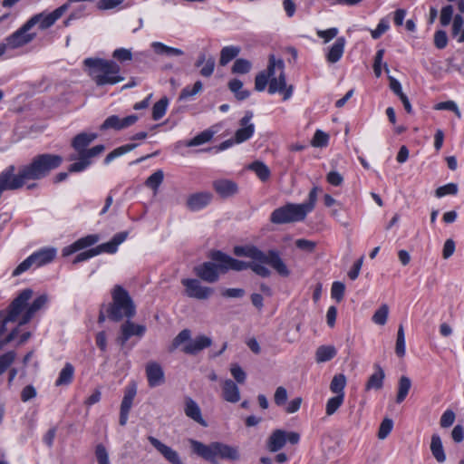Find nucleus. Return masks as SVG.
I'll use <instances>...</instances> for the list:
<instances>
[{
  "mask_svg": "<svg viewBox=\"0 0 464 464\" xmlns=\"http://www.w3.org/2000/svg\"><path fill=\"white\" fill-rule=\"evenodd\" d=\"M375 372L369 377L366 384L365 390H381L383 386V380L385 378V373L382 368L379 364L374 365Z\"/></svg>",
  "mask_w": 464,
  "mask_h": 464,
  "instance_id": "obj_28",
  "label": "nucleus"
},
{
  "mask_svg": "<svg viewBox=\"0 0 464 464\" xmlns=\"http://www.w3.org/2000/svg\"><path fill=\"white\" fill-rule=\"evenodd\" d=\"M168 105L169 99L166 96L160 99L152 107V119L160 120L165 115Z\"/></svg>",
  "mask_w": 464,
  "mask_h": 464,
  "instance_id": "obj_42",
  "label": "nucleus"
},
{
  "mask_svg": "<svg viewBox=\"0 0 464 464\" xmlns=\"http://www.w3.org/2000/svg\"><path fill=\"white\" fill-rule=\"evenodd\" d=\"M83 64L97 86L113 85L124 80V77L120 75V65L113 61L87 58L83 61Z\"/></svg>",
  "mask_w": 464,
  "mask_h": 464,
  "instance_id": "obj_2",
  "label": "nucleus"
},
{
  "mask_svg": "<svg viewBox=\"0 0 464 464\" xmlns=\"http://www.w3.org/2000/svg\"><path fill=\"white\" fill-rule=\"evenodd\" d=\"M188 442L194 454L212 464H218V459L236 462L241 458L237 447L224 442L212 441L209 444H204L194 439L188 440Z\"/></svg>",
  "mask_w": 464,
  "mask_h": 464,
  "instance_id": "obj_1",
  "label": "nucleus"
},
{
  "mask_svg": "<svg viewBox=\"0 0 464 464\" xmlns=\"http://www.w3.org/2000/svg\"><path fill=\"white\" fill-rule=\"evenodd\" d=\"M185 414L195 420L196 422L199 423L200 425L206 427L207 423L205 420L202 418L201 415V410L199 406L197 404V402L192 400L191 398H187L185 402Z\"/></svg>",
  "mask_w": 464,
  "mask_h": 464,
  "instance_id": "obj_25",
  "label": "nucleus"
},
{
  "mask_svg": "<svg viewBox=\"0 0 464 464\" xmlns=\"http://www.w3.org/2000/svg\"><path fill=\"white\" fill-rule=\"evenodd\" d=\"M305 217V210L300 204H287L275 209L271 214L270 221L274 224H285L302 221Z\"/></svg>",
  "mask_w": 464,
  "mask_h": 464,
  "instance_id": "obj_6",
  "label": "nucleus"
},
{
  "mask_svg": "<svg viewBox=\"0 0 464 464\" xmlns=\"http://www.w3.org/2000/svg\"><path fill=\"white\" fill-rule=\"evenodd\" d=\"M252 64L246 59H237L232 66L233 73L245 74L251 70Z\"/></svg>",
  "mask_w": 464,
  "mask_h": 464,
  "instance_id": "obj_49",
  "label": "nucleus"
},
{
  "mask_svg": "<svg viewBox=\"0 0 464 464\" xmlns=\"http://www.w3.org/2000/svg\"><path fill=\"white\" fill-rule=\"evenodd\" d=\"M344 397H343L342 394L335 395L332 398H330L325 405V413L327 416H332L334 414L337 410L341 407V405L343 403Z\"/></svg>",
  "mask_w": 464,
  "mask_h": 464,
  "instance_id": "obj_44",
  "label": "nucleus"
},
{
  "mask_svg": "<svg viewBox=\"0 0 464 464\" xmlns=\"http://www.w3.org/2000/svg\"><path fill=\"white\" fill-rule=\"evenodd\" d=\"M149 386L158 387L164 383L165 375L162 367L156 362H149L145 368Z\"/></svg>",
  "mask_w": 464,
  "mask_h": 464,
  "instance_id": "obj_18",
  "label": "nucleus"
},
{
  "mask_svg": "<svg viewBox=\"0 0 464 464\" xmlns=\"http://www.w3.org/2000/svg\"><path fill=\"white\" fill-rule=\"evenodd\" d=\"M434 44L438 49H444L448 44V36L445 31L439 30L434 34Z\"/></svg>",
  "mask_w": 464,
  "mask_h": 464,
  "instance_id": "obj_62",
  "label": "nucleus"
},
{
  "mask_svg": "<svg viewBox=\"0 0 464 464\" xmlns=\"http://www.w3.org/2000/svg\"><path fill=\"white\" fill-rule=\"evenodd\" d=\"M16 353L14 351H9L0 355V376L5 372L9 366L14 362Z\"/></svg>",
  "mask_w": 464,
  "mask_h": 464,
  "instance_id": "obj_48",
  "label": "nucleus"
},
{
  "mask_svg": "<svg viewBox=\"0 0 464 464\" xmlns=\"http://www.w3.org/2000/svg\"><path fill=\"white\" fill-rule=\"evenodd\" d=\"M430 451L438 462L443 463L446 460V455L442 446L441 439L438 434H433L431 436Z\"/></svg>",
  "mask_w": 464,
  "mask_h": 464,
  "instance_id": "obj_30",
  "label": "nucleus"
},
{
  "mask_svg": "<svg viewBox=\"0 0 464 464\" xmlns=\"http://www.w3.org/2000/svg\"><path fill=\"white\" fill-rule=\"evenodd\" d=\"M268 265L267 263H261L259 261L253 260L252 262H245L244 261V270L251 269L255 274L262 276L268 277L271 276V271L265 266Z\"/></svg>",
  "mask_w": 464,
  "mask_h": 464,
  "instance_id": "obj_36",
  "label": "nucleus"
},
{
  "mask_svg": "<svg viewBox=\"0 0 464 464\" xmlns=\"http://www.w3.org/2000/svg\"><path fill=\"white\" fill-rule=\"evenodd\" d=\"M345 286L341 282H334L332 285L331 295L337 302H340L344 295Z\"/></svg>",
  "mask_w": 464,
  "mask_h": 464,
  "instance_id": "obj_61",
  "label": "nucleus"
},
{
  "mask_svg": "<svg viewBox=\"0 0 464 464\" xmlns=\"http://www.w3.org/2000/svg\"><path fill=\"white\" fill-rule=\"evenodd\" d=\"M395 353L398 357H403L405 355V334L402 324L399 325L397 332V339L395 344Z\"/></svg>",
  "mask_w": 464,
  "mask_h": 464,
  "instance_id": "obj_45",
  "label": "nucleus"
},
{
  "mask_svg": "<svg viewBox=\"0 0 464 464\" xmlns=\"http://www.w3.org/2000/svg\"><path fill=\"white\" fill-rule=\"evenodd\" d=\"M210 258L220 274H226L229 270L243 271L245 267L244 261L233 258L221 251L212 252Z\"/></svg>",
  "mask_w": 464,
  "mask_h": 464,
  "instance_id": "obj_9",
  "label": "nucleus"
},
{
  "mask_svg": "<svg viewBox=\"0 0 464 464\" xmlns=\"http://www.w3.org/2000/svg\"><path fill=\"white\" fill-rule=\"evenodd\" d=\"M293 91V85H286L285 72H281L278 77H272L269 81L268 92L271 94L276 92L282 93L285 101L292 96Z\"/></svg>",
  "mask_w": 464,
  "mask_h": 464,
  "instance_id": "obj_13",
  "label": "nucleus"
},
{
  "mask_svg": "<svg viewBox=\"0 0 464 464\" xmlns=\"http://www.w3.org/2000/svg\"><path fill=\"white\" fill-rule=\"evenodd\" d=\"M214 135V132L209 130H206L202 132H200L199 134H198L197 136H195L193 139H191L188 142V147H193V146H198V145H201V144H204L208 141H209L212 137Z\"/></svg>",
  "mask_w": 464,
  "mask_h": 464,
  "instance_id": "obj_46",
  "label": "nucleus"
},
{
  "mask_svg": "<svg viewBox=\"0 0 464 464\" xmlns=\"http://www.w3.org/2000/svg\"><path fill=\"white\" fill-rule=\"evenodd\" d=\"M286 443V431L283 430H276L270 435L267 440V449L271 452L280 450Z\"/></svg>",
  "mask_w": 464,
  "mask_h": 464,
  "instance_id": "obj_26",
  "label": "nucleus"
},
{
  "mask_svg": "<svg viewBox=\"0 0 464 464\" xmlns=\"http://www.w3.org/2000/svg\"><path fill=\"white\" fill-rule=\"evenodd\" d=\"M411 387V381L407 376H401L398 382V392L396 396V402L401 403L407 397L409 391Z\"/></svg>",
  "mask_w": 464,
  "mask_h": 464,
  "instance_id": "obj_35",
  "label": "nucleus"
},
{
  "mask_svg": "<svg viewBox=\"0 0 464 464\" xmlns=\"http://www.w3.org/2000/svg\"><path fill=\"white\" fill-rule=\"evenodd\" d=\"M339 31L337 28L335 27H333V28H329L327 30H318L316 32V34L318 37L322 38L324 40V43H328L330 42L332 39H334L337 34H338Z\"/></svg>",
  "mask_w": 464,
  "mask_h": 464,
  "instance_id": "obj_63",
  "label": "nucleus"
},
{
  "mask_svg": "<svg viewBox=\"0 0 464 464\" xmlns=\"http://www.w3.org/2000/svg\"><path fill=\"white\" fill-rule=\"evenodd\" d=\"M455 417L456 416H455V413L453 411H451V410L445 411L440 418V426L442 428L450 427L454 423Z\"/></svg>",
  "mask_w": 464,
  "mask_h": 464,
  "instance_id": "obj_64",
  "label": "nucleus"
},
{
  "mask_svg": "<svg viewBox=\"0 0 464 464\" xmlns=\"http://www.w3.org/2000/svg\"><path fill=\"white\" fill-rule=\"evenodd\" d=\"M337 352L332 345H321L317 348L315 353V360L317 362H324L332 360Z\"/></svg>",
  "mask_w": 464,
  "mask_h": 464,
  "instance_id": "obj_33",
  "label": "nucleus"
},
{
  "mask_svg": "<svg viewBox=\"0 0 464 464\" xmlns=\"http://www.w3.org/2000/svg\"><path fill=\"white\" fill-rule=\"evenodd\" d=\"M234 254L237 256H246L255 261L267 263L283 277L290 276L291 272L277 250L271 249L266 253L254 246H237L234 247Z\"/></svg>",
  "mask_w": 464,
  "mask_h": 464,
  "instance_id": "obj_3",
  "label": "nucleus"
},
{
  "mask_svg": "<svg viewBox=\"0 0 464 464\" xmlns=\"http://www.w3.org/2000/svg\"><path fill=\"white\" fill-rule=\"evenodd\" d=\"M389 314V306L386 304L381 305V307L373 314L372 321L376 324L384 325L387 322Z\"/></svg>",
  "mask_w": 464,
  "mask_h": 464,
  "instance_id": "obj_47",
  "label": "nucleus"
},
{
  "mask_svg": "<svg viewBox=\"0 0 464 464\" xmlns=\"http://www.w3.org/2000/svg\"><path fill=\"white\" fill-rule=\"evenodd\" d=\"M68 10V5H63L60 7L56 8L50 14L40 13L34 14V16H37L39 24V28L41 30H45L54 24V23Z\"/></svg>",
  "mask_w": 464,
  "mask_h": 464,
  "instance_id": "obj_19",
  "label": "nucleus"
},
{
  "mask_svg": "<svg viewBox=\"0 0 464 464\" xmlns=\"http://www.w3.org/2000/svg\"><path fill=\"white\" fill-rule=\"evenodd\" d=\"M228 88L235 94L238 101H244L250 95L248 91L243 90V82L238 79H233L229 81Z\"/></svg>",
  "mask_w": 464,
  "mask_h": 464,
  "instance_id": "obj_37",
  "label": "nucleus"
},
{
  "mask_svg": "<svg viewBox=\"0 0 464 464\" xmlns=\"http://www.w3.org/2000/svg\"><path fill=\"white\" fill-rule=\"evenodd\" d=\"M33 295V290L27 288L23 290L8 306L7 314L3 320V326L10 322L18 320L19 315L24 311L27 302Z\"/></svg>",
  "mask_w": 464,
  "mask_h": 464,
  "instance_id": "obj_8",
  "label": "nucleus"
},
{
  "mask_svg": "<svg viewBox=\"0 0 464 464\" xmlns=\"http://www.w3.org/2000/svg\"><path fill=\"white\" fill-rule=\"evenodd\" d=\"M317 199V188H312V190L309 193L308 196V201L304 202L303 204H300V206L303 208L304 210H305V213L311 212L315 205Z\"/></svg>",
  "mask_w": 464,
  "mask_h": 464,
  "instance_id": "obj_56",
  "label": "nucleus"
},
{
  "mask_svg": "<svg viewBox=\"0 0 464 464\" xmlns=\"http://www.w3.org/2000/svg\"><path fill=\"white\" fill-rule=\"evenodd\" d=\"M138 145L136 143H130V144H125V145H122L121 147H118L116 148L115 150H113L111 152H110L104 159V163L105 164H109L110 162H111L114 159L127 153V152H130L132 150H134Z\"/></svg>",
  "mask_w": 464,
  "mask_h": 464,
  "instance_id": "obj_41",
  "label": "nucleus"
},
{
  "mask_svg": "<svg viewBox=\"0 0 464 464\" xmlns=\"http://www.w3.org/2000/svg\"><path fill=\"white\" fill-rule=\"evenodd\" d=\"M100 237L96 234L88 235L81 237L75 241V246L79 248V251L88 246H93L99 241Z\"/></svg>",
  "mask_w": 464,
  "mask_h": 464,
  "instance_id": "obj_50",
  "label": "nucleus"
},
{
  "mask_svg": "<svg viewBox=\"0 0 464 464\" xmlns=\"http://www.w3.org/2000/svg\"><path fill=\"white\" fill-rule=\"evenodd\" d=\"M105 150V146L102 144L96 145L91 149H87L79 157L72 155L71 160H78L69 167L70 172H81L92 164V159L98 157Z\"/></svg>",
  "mask_w": 464,
  "mask_h": 464,
  "instance_id": "obj_11",
  "label": "nucleus"
},
{
  "mask_svg": "<svg viewBox=\"0 0 464 464\" xmlns=\"http://www.w3.org/2000/svg\"><path fill=\"white\" fill-rule=\"evenodd\" d=\"M101 253H102V251L100 248V245H99L98 246H96L94 248H91L89 250H86V251H83V252L78 254L73 260V264L86 261V260L90 259L91 257L100 255Z\"/></svg>",
  "mask_w": 464,
  "mask_h": 464,
  "instance_id": "obj_51",
  "label": "nucleus"
},
{
  "mask_svg": "<svg viewBox=\"0 0 464 464\" xmlns=\"http://www.w3.org/2000/svg\"><path fill=\"white\" fill-rule=\"evenodd\" d=\"M48 302V296L46 295H41L27 307L24 314H22L19 320V326L26 324L33 318L34 314L42 309Z\"/></svg>",
  "mask_w": 464,
  "mask_h": 464,
  "instance_id": "obj_21",
  "label": "nucleus"
},
{
  "mask_svg": "<svg viewBox=\"0 0 464 464\" xmlns=\"http://www.w3.org/2000/svg\"><path fill=\"white\" fill-rule=\"evenodd\" d=\"M98 138L96 133L82 132L77 134L72 140V147L78 153L79 157L83 151L88 149V146Z\"/></svg>",
  "mask_w": 464,
  "mask_h": 464,
  "instance_id": "obj_22",
  "label": "nucleus"
},
{
  "mask_svg": "<svg viewBox=\"0 0 464 464\" xmlns=\"http://www.w3.org/2000/svg\"><path fill=\"white\" fill-rule=\"evenodd\" d=\"M37 16H32L22 27L6 38V44L14 49L32 42L35 38L36 34L29 33V31L37 24Z\"/></svg>",
  "mask_w": 464,
  "mask_h": 464,
  "instance_id": "obj_7",
  "label": "nucleus"
},
{
  "mask_svg": "<svg viewBox=\"0 0 464 464\" xmlns=\"http://www.w3.org/2000/svg\"><path fill=\"white\" fill-rule=\"evenodd\" d=\"M190 331L188 329L182 330L172 342V349L178 348L180 344L187 343L182 351L187 354H197L202 350L212 344L211 338L206 335H198L194 339H190Z\"/></svg>",
  "mask_w": 464,
  "mask_h": 464,
  "instance_id": "obj_5",
  "label": "nucleus"
},
{
  "mask_svg": "<svg viewBox=\"0 0 464 464\" xmlns=\"http://www.w3.org/2000/svg\"><path fill=\"white\" fill-rule=\"evenodd\" d=\"M457 193H458V186L455 183H449L447 185L439 187L435 190V195L438 198H441L446 195H456Z\"/></svg>",
  "mask_w": 464,
  "mask_h": 464,
  "instance_id": "obj_54",
  "label": "nucleus"
},
{
  "mask_svg": "<svg viewBox=\"0 0 464 464\" xmlns=\"http://www.w3.org/2000/svg\"><path fill=\"white\" fill-rule=\"evenodd\" d=\"M212 186L215 191L225 198L236 195L238 191L237 183L230 179H217L213 181Z\"/></svg>",
  "mask_w": 464,
  "mask_h": 464,
  "instance_id": "obj_20",
  "label": "nucleus"
},
{
  "mask_svg": "<svg viewBox=\"0 0 464 464\" xmlns=\"http://www.w3.org/2000/svg\"><path fill=\"white\" fill-rule=\"evenodd\" d=\"M213 199V194L208 191H200L190 194L186 200V207L190 211H198L208 206Z\"/></svg>",
  "mask_w": 464,
  "mask_h": 464,
  "instance_id": "obj_15",
  "label": "nucleus"
},
{
  "mask_svg": "<svg viewBox=\"0 0 464 464\" xmlns=\"http://www.w3.org/2000/svg\"><path fill=\"white\" fill-rule=\"evenodd\" d=\"M276 69H278L281 72H284L285 69V63L282 59L276 60L274 54H271L269 56L268 65L266 71V74L268 75V78L271 79L275 76Z\"/></svg>",
  "mask_w": 464,
  "mask_h": 464,
  "instance_id": "obj_43",
  "label": "nucleus"
},
{
  "mask_svg": "<svg viewBox=\"0 0 464 464\" xmlns=\"http://www.w3.org/2000/svg\"><path fill=\"white\" fill-rule=\"evenodd\" d=\"M240 47L235 45L225 46L220 52L219 63L222 66L227 65L230 61L240 53Z\"/></svg>",
  "mask_w": 464,
  "mask_h": 464,
  "instance_id": "obj_34",
  "label": "nucleus"
},
{
  "mask_svg": "<svg viewBox=\"0 0 464 464\" xmlns=\"http://www.w3.org/2000/svg\"><path fill=\"white\" fill-rule=\"evenodd\" d=\"M127 237L128 232L126 231L117 233L109 242L100 245V248L102 252L113 254L117 251L119 245L126 240Z\"/></svg>",
  "mask_w": 464,
  "mask_h": 464,
  "instance_id": "obj_29",
  "label": "nucleus"
},
{
  "mask_svg": "<svg viewBox=\"0 0 464 464\" xmlns=\"http://www.w3.org/2000/svg\"><path fill=\"white\" fill-rule=\"evenodd\" d=\"M346 386V377L343 373L333 377L330 383V391L336 395L342 394L344 397V388Z\"/></svg>",
  "mask_w": 464,
  "mask_h": 464,
  "instance_id": "obj_38",
  "label": "nucleus"
},
{
  "mask_svg": "<svg viewBox=\"0 0 464 464\" xmlns=\"http://www.w3.org/2000/svg\"><path fill=\"white\" fill-rule=\"evenodd\" d=\"M390 28L389 21L387 18L381 19L375 30L371 32L372 37L373 39L380 38L388 29Z\"/></svg>",
  "mask_w": 464,
  "mask_h": 464,
  "instance_id": "obj_60",
  "label": "nucleus"
},
{
  "mask_svg": "<svg viewBox=\"0 0 464 464\" xmlns=\"http://www.w3.org/2000/svg\"><path fill=\"white\" fill-rule=\"evenodd\" d=\"M253 118L252 111H246L245 116L240 120V128L235 133L236 143H242L249 140L255 131V126L250 122Z\"/></svg>",
  "mask_w": 464,
  "mask_h": 464,
  "instance_id": "obj_16",
  "label": "nucleus"
},
{
  "mask_svg": "<svg viewBox=\"0 0 464 464\" xmlns=\"http://www.w3.org/2000/svg\"><path fill=\"white\" fill-rule=\"evenodd\" d=\"M223 399L228 402L236 403L240 400V392L232 380H226L222 385Z\"/></svg>",
  "mask_w": 464,
  "mask_h": 464,
  "instance_id": "obj_24",
  "label": "nucleus"
},
{
  "mask_svg": "<svg viewBox=\"0 0 464 464\" xmlns=\"http://www.w3.org/2000/svg\"><path fill=\"white\" fill-rule=\"evenodd\" d=\"M453 15V6L449 5L442 7L440 11V24L442 26H447L450 24Z\"/></svg>",
  "mask_w": 464,
  "mask_h": 464,
  "instance_id": "obj_59",
  "label": "nucleus"
},
{
  "mask_svg": "<svg viewBox=\"0 0 464 464\" xmlns=\"http://www.w3.org/2000/svg\"><path fill=\"white\" fill-rule=\"evenodd\" d=\"M111 297L112 302L107 309L109 319L119 322L134 317L136 305L127 290L117 285L111 291Z\"/></svg>",
  "mask_w": 464,
  "mask_h": 464,
  "instance_id": "obj_4",
  "label": "nucleus"
},
{
  "mask_svg": "<svg viewBox=\"0 0 464 464\" xmlns=\"http://www.w3.org/2000/svg\"><path fill=\"white\" fill-rule=\"evenodd\" d=\"M145 332L146 327L144 325L136 324L133 322L130 321V319H128L121 326V333L127 334L129 338L134 335L141 337L144 335Z\"/></svg>",
  "mask_w": 464,
  "mask_h": 464,
  "instance_id": "obj_31",
  "label": "nucleus"
},
{
  "mask_svg": "<svg viewBox=\"0 0 464 464\" xmlns=\"http://www.w3.org/2000/svg\"><path fill=\"white\" fill-rule=\"evenodd\" d=\"M181 284L185 287V295L189 298L207 300L214 293L212 287L203 285L200 280L196 278H183Z\"/></svg>",
  "mask_w": 464,
  "mask_h": 464,
  "instance_id": "obj_10",
  "label": "nucleus"
},
{
  "mask_svg": "<svg viewBox=\"0 0 464 464\" xmlns=\"http://www.w3.org/2000/svg\"><path fill=\"white\" fill-rule=\"evenodd\" d=\"M392 427H393V421L392 420L389 419V418H385L380 427H379V430H378V438L380 440H384L387 438V436L391 433L392 430Z\"/></svg>",
  "mask_w": 464,
  "mask_h": 464,
  "instance_id": "obj_53",
  "label": "nucleus"
},
{
  "mask_svg": "<svg viewBox=\"0 0 464 464\" xmlns=\"http://www.w3.org/2000/svg\"><path fill=\"white\" fill-rule=\"evenodd\" d=\"M248 169L254 171L261 181L269 179L271 172L269 168L262 161L256 160L248 165Z\"/></svg>",
  "mask_w": 464,
  "mask_h": 464,
  "instance_id": "obj_32",
  "label": "nucleus"
},
{
  "mask_svg": "<svg viewBox=\"0 0 464 464\" xmlns=\"http://www.w3.org/2000/svg\"><path fill=\"white\" fill-rule=\"evenodd\" d=\"M295 245L300 250L305 251L307 253H313L315 249L316 242L304 238H299L295 240Z\"/></svg>",
  "mask_w": 464,
  "mask_h": 464,
  "instance_id": "obj_55",
  "label": "nucleus"
},
{
  "mask_svg": "<svg viewBox=\"0 0 464 464\" xmlns=\"http://www.w3.org/2000/svg\"><path fill=\"white\" fill-rule=\"evenodd\" d=\"M270 79L266 72H260L255 78V89L257 92H263Z\"/></svg>",
  "mask_w": 464,
  "mask_h": 464,
  "instance_id": "obj_58",
  "label": "nucleus"
},
{
  "mask_svg": "<svg viewBox=\"0 0 464 464\" xmlns=\"http://www.w3.org/2000/svg\"><path fill=\"white\" fill-rule=\"evenodd\" d=\"M345 44L346 40L344 37H338L328 48V51L325 53V58L329 63H335L341 60L344 53Z\"/></svg>",
  "mask_w": 464,
  "mask_h": 464,
  "instance_id": "obj_23",
  "label": "nucleus"
},
{
  "mask_svg": "<svg viewBox=\"0 0 464 464\" xmlns=\"http://www.w3.org/2000/svg\"><path fill=\"white\" fill-rule=\"evenodd\" d=\"M202 87L203 85L200 81H197L192 87H185L179 94V100H186L188 97L196 95L202 90Z\"/></svg>",
  "mask_w": 464,
  "mask_h": 464,
  "instance_id": "obj_52",
  "label": "nucleus"
},
{
  "mask_svg": "<svg viewBox=\"0 0 464 464\" xmlns=\"http://www.w3.org/2000/svg\"><path fill=\"white\" fill-rule=\"evenodd\" d=\"M74 373V368L71 363H66L60 372L59 377L55 382L56 386L68 385L71 383Z\"/></svg>",
  "mask_w": 464,
  "mask_h": 464,
  "instance_id": "obj_39",
  "label": "nucleus"
},
{
  "mask_svg": "<svg viewBox=\"0 0 464 464\" xmlns=\"http://www.w3.org/2000/svg\"><path fill=\"white\" fill-rule=\"evenodd\" d=\"M163 179L164 172L161 169H158L146 179L145 186L152 189L154 194H156Z\"/></svg>",
  "mask_w": 464,
  "mask_h": 464,
  "instance_id": "obj_40",
  "label": "nucleus"
},
{
  "mask_svg": "<svg viewBox=\"0 0 464 464\" xmlns=\"http://www.w3.org/2000/svg\"><path fill=\"white\" fill-rule=\"evenodd\" d=\"M56 256V249L53 247L43 248L30 256L36 266H41L52 262Z\"/></svg>",
  "mask_w": 464,
  "mask_h": 464,
  "instance_id": "obj_27",
  "label": "nucleus"
},
{
  "mask_svg": "<svg viewBox=\"0 0 464 464\" xmlns=\"http://www.w3.org/2000/svg\"><path fill=\"white\" fill-rule=\"evenodd\" d=\"M148 440L169 463L183 464V462L180 460L179 453L172 448L162 443L160 440L153 436H149Z\"/></svg>",
  "mask_w": 464,
  "mask_h": 464,
  "instance_id": "obj_17",
  "label": "nucleus"
},
{
  "mask_svg": "<svg viewBox=\"0 0 464 464\" xmlns=\"http://www.w3.org/2000/svg\"><path fill=\"white\" fill-rule=\"evenodd\" d=\"M138 116L131 114L123 118L118 115H111L105 119V121L100 125L99 130L101 131H106L113 130L120 131L134 125L138 121Z\"/></svg>",
  "mask_w": 464,
  "mask_h": 464,
  "instance_id": "obj_12",
  "label": "nucleus"
},
{
  "mask_svg": "<svg viewBox=\"0 0 464 464\" xmlns=\"http://www.w3.org/2000/svg\"><path fill=\"white\" fill-rule=\"evenodd\" d=\"M95 456L98 464H110L108 451L102 444H98L96 446Z\"/></svg>",
  "mask_w": 464,
  "mask_h": 464,
  "instance_id": "obj_57",
  "label": "nucleus"
},
{
  "mask_svg": "<svg viewBox=\"0 0 464 464\" xmlns=\"http://www.w3.org/2000/svg\"><path fill=\"white\" fill-rule=\"evenodd\" d=\"M194 273L199 279L209 284L218 282L220 275L212 261L204 262L195 266Z\"/></svg>",
  "mask_w": 464,
  "mask_h": 464,
  "instance_id": "obj_14",
  "label": "nucleus"
}]
</instances>
